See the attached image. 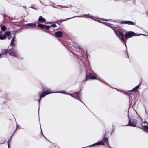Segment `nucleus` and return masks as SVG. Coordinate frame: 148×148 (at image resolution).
I'll return each instance as SVG.
<instances>
[{"label": "nucleus", "mask_w": 148, "mask_h": 148, "mask_svg": "<svg viewBox=\"0 0 148 148\" xmlns=\"http://www.w3.org/2000/svg\"><path fill=\"white\" fill-rule=\"evenodd\" d=\"M2 52L3 54L8 53L9 54L17 58H20V56L18 54L17 52L15 49H12L8 47L7 49H4L2 50Z\"/></svg>", "instance_id": "obj_1"}, {"label": "nucleus", "mask_w": 148, "mask_h": 148, "mask_svg": "<svg viewBox=\"0 0 148 148\" xmlns=\"http://www.w3.org/2000/svg\"><path fill=\"white\" fill-rule=\"evenodd\" d=\"M112 29L115 32V34L117 36L119 37V39L123 42L124 44L125 45L126 48L127 49V47L125 44V41L124 40V38L123 37L124 34L122 32L119 31H117L116 30L115 28L116 26H113L110 25V26Z\"/></svg>", "instance_id": "obj_2"}, {"label": "nucleus", "mask_w": 148, "mask_h": 148, "mask_svg": "<svg viewBox=\"0 0 148 148\" xmlns=\"http://www.w3.org/2000/svg\"><path fill=\"white\" fill-rule=\"evenodd\" d=\"M137 124V121L136 119H133L129 118L128 124L127 125H125V126H130L135 127Z\"/></svg>", "instance_id": "obj_3"}, {"label": "nucleus", "mask_w": 148, "mask_h": 148, "mask_svg": "<svg viewBox=\"0 0 148 148\" xmlns=\"http://www.w3.org/2000/svg\"><path fill=\"white\" fill-rule=\"evenodd\" d=\"M86 78L85 80L83 81V82L84 81H86L87 80L90 79H97V78L93 74L91 73H89L86 75Z\"/></svg>", "instance_id": "obj_4"}, {"label": "nucleus", "mask_w": 148, "mask_h": 148, "mask_svg": "<svg viewBox=\"0 0 148 148\" xmlns=\"http://www.w3.org/2000/svg\"><path fill=\"white\" fill-rule=\"evenodd\" d=\"M89 17V18L91 19H93V17H94L93 16H91L90 14H85L84 15H81V16H75L74 17H72L69 18H68L66 19L62 20V21H65L68 20H69V19H70L71 18H74L75 17Z\"/></svg>", "instance_id": "obj_5"}, {"label": "nucleus", "mask_w": 148, "mask_h": 148, "mask_svg": "<svg viewBox=\"0 0 148 148\" xmlns=\"http://www.w3.org/2000/svg\"><path fill=\"white\" fill-rule=\"evenodd\" d=\"M136 36V33H134L133 32H128L126 33V34L125 35V38H124V39L126 38V39H127L130 37H131L133 36ZM124 40L125 41V42H126V40Z\"/></svg>", "instance_id": "obj_6"}, {"label": "nucleus", "mask_w": 148, "mask_h": 148, "mask_svg": "<svg viewBox=\"0 0 148 148\" xmlns=\"http://www.w3.org/2000/svg\"><path fill=\"white\" fill-rule=\"evenodd\" d=\"M38 27L42 29H45L46 30L49 29L50 27V26L45 25L44 24H41L40 23H39L38 24Z\"/></svg>", "instance_id": "obj_7"}, {"label": "nucleus", "mask_w": 148, "mask_h": 148, "mask_svg": "<svg viewBox=\"0 0 148 148\" xmlns=\"http://www.w3.org/2000/svg\"><path fill=\"white\" fill-rule=\"evenodd\" d=\"M120 23L121 24H127L129 25H135V23L131 21H121Z\"/></svg>", "instance_id": "obj_8"}, {"label": "nucleus", "mask_w": 148, "mask_h": 148, "mask_svg": "<svg viewBox=\"0 0 148 148\" xmlns=\"http://www.w3.org/2000/svg\"><path fill=\"white\" fill-rule=\"evenodd\" d=\"M16 41V40H15V36H14L12 38L10 44V46H11L12 47L11 48L12 49H13V47L15 46L16 45V44L14 42Z\"/></svg>", "instance_id": "obj_9"}, {"label": "nucleus", "mask_w": 148, "mask_h": 148, "mask_svg": "<svg viewBox=\"0 0 148 148\" xmlns=\"http://www.w3.org/2000/svg\"><path fill=\"white\" fill-rule=\"evenodd\" d=\"M104 144H105L104 142L103 141L101 140L100 141L89 146V147L93 146H94L99 145H104Z\"/></svg>", "instance_id": "obj_10"}, {"label": "nucleus", "mask_w": 148, "mask_h": 148, "mask_svg": "<svg viewBox=\"0 0 148 148\" xmlns=\"http://www.w3.org/2000/svg\"><path fill=\"white\" fill-rule=\"evenodd\" d=\"M62 36V33L60 31H58L56 32L55 36L57 38L61 37Z\"/></svg>", "instance_id": "obj_11"}, {"label": "nucleus", "mask_w": 148, "mask_h": 148, "mask_svg": "<svg viewBox=\"0 0 148 148\" xmlns=\"http://www.w3.org/2000/svg\"><path fill=\"white\" fill-rule=\"evenodd\" d=\"M38 95L40 98H41L47 95L45 92H39L38 93Z\"/></svg>", "instance_id": "obj_12"}, {"label": "nucleus", "mask_w": 148, "mask_h": 148, "mask_svg": "<svg viewBox=\"0 0 148 148\" xmlns=\"http://www.w3.org/2000/svg\"><path fill=\"white\" fill-rule=\"evenodd\" d=\"M74 94L75 97L77 98H76L75 99H77L80 101H81V99L80 98V92H75Z\"/></svg>", "instance_id": "obj_13"}, {"label": "nucleus", "mask_w": 148, "mask_h": 148, "mask_svg": "<svg viewBox=\"0 0 148 148\" xmlns=\"http://www.w3.org/2000/svg\"><path fill=\"white\" fill-rule=\"evenodd\" d=\"M38 21L40 22H45L46 20L42 16H40L39 18Z\"/></svg>", "instance_id": "obj_14"}, {"label": "nucleus", "mask_w": 148, "mask_h": 148, "mask_svg": "<svg viewBox=\"0 0 148 148\" xmlns=\"http://www.w3.org/2000/svg\"><path fill=\"white\" fill-rule=\"evenodd\" d=\"M141 84V82H140L139 84L137 86L134 88L132 90H131L130 91H135L136 90H137L139 88Z\"/></svg>", "instance_id": "obj_15"}, {"label": "nucleus", "mask_w": 148, "mask_h": 148, "mask_svg": "<svg viewBox=\"0 0 148 148\" xmlns=\"http://www.w3.org/2000/svg\"><path fill=\"white\" fill-rule=\"evenodd\" d=\"M25 26H29L30 27H35L36 26V24L35 23H27L25 25Z\"/></svg>", "instance_id": "obj_16"}, {"label": "nucleus", "mask_w": 148, "mask_h": 148, "mask_svg": "<svg viewBox=\"0 0 148 148\" xmlns=\"http://www.w3.org/2000/svg\"><path fill=\"white\" fill-rule=\"evenodd\" d=\"M45 92L47 95L49 94L53 93L50 89H47Z\"/></svg>", "instance_id": "obj_17"}, {"label": "nucleus", "mask_w": 148, "mask_h": 148, "mask_svg": "<svg viewBox=\"0 0 148 148\" xmlns=\"http://www.w3.org/2000/svg\"><path fill=\"white\" fill-rule=\"evenodd\" d=\"M75 44V46L76 48H78L79 50H82V49L81 48V47L80 45H77L76 43Z\"/></svg>", "instance_id": "obj_18"}, {"label": "nucleus", "mask_w": 148, "mask_h": 148, "mask_svg": "<svg viewBox=\"0 0 148 148\" xmlns=\"http://www.w3.org/2000/svg\"><path fill=\"white\" fill-rule=\"evenodd\" d=\"M10 31H6L5 32L4 34V35H2V36H5L6 37V36H9L10 35Z\"/></svg>", "instance_id": "obj_19"}, {"label": "nucleus", "mask_w": 148, "mask_h": 148, "mask_svg": "<svg viewBox=\"0 0 148 148\" xmlns=\"http://www.w3.org/2000/svg\"><path fill=\"white\" fill-rule=\"evenodd\" d=\"M103 140L106 144H108V143H109L108 140V138H107L104 137Z\"/></svg>", "instance_id": "obj_20"}, {"label": "nucleus", "mask_w": 148, "mask_h": 148, "mask_svg": "<svg viewBox=\"0 0 148 148\" xmlns=\"http://www.w3.org/2000/svg\"><path fill=\"white\" fill-rule=\"evenodd\" d=\"M101 22L105 24L106 25L109 26V27L110 26V25H112V24H110V23L107 22Z\"/></svg>", "instance_id": "obj_21"}, {"label": "nucleus", "mask_w": 148, "mask_h": 148, "mask_svg": "<svg viewBox=\"0 0 148 148\" xmlns=\"http://www.w3.org/2000/svg\"><path fill=\"white\" fill-rule=\"evenodd\" d=\"M6 37H5V36H2V35L0 34V39L1 40H3L6 38Z\"/></svg>", "instance_id": "obj_22"}, {"label": "nucleus", "mask_w": 148, "mask_h": 148, "mask_svg": "<svg viewBox=\"0 0 148 148\" xmlns=\"http://www.w3.org/2000/svg\"><path fill=\"white\" fill-rule=\"evenodd\" d=\"M56 92V93H63V94H67V93H67L66 92L65 90L60 91L59 92Z\"/></svg>", "instance_id": "obj_23"}, {"label": "nucleus", "mask_w": 148, "mask_h": 148, "mask_svg": "<svg viewBox=\"0 0 148 148\" xmlns=\"http://www.w3.org/2000/svg\"><path fill=\"white\" fill-rule=\"evenodd\" d=\"M17 130V129L15 130V131L14 132V133H13V134H12V135L10 137V138L9 139V140H8V141L7 142V143H10V140H11V138L13 136L14 134V133L16 131V130Z\"/></svg>", "instance_id": "obj_24"}, {"label": "nucleus", "mask_w": 148, "mask_h": 148, "mask_svg": "<svg viewBox=\"0 0 148 148\" xmlns=\"http://www.w3.org/2000/svg\"><path fill=\"white\" fill-rule=\"evenodd\" d=\"M145 117L146 118H147L148 117V112L147 111L146 109H145Z\"/></svg>", "instance_id": "obj_25"}, {"label": "nucleus", "mask_w": 148, "mask_h": 148, "mask_svg": "<svg viewBox=\"0 0 148 148\" xmlns=\"http://www.w3.org/2000/svg\"><path fill=\"white\" fill-rule=\"evenodd\" d=\"M1 29L2 31H5L6 30V27L5 26H2L1 27Z\"/></svg>", "instance_id": "obj_26"}, {"label": "nucleus", "mask_w": 148, "mask_h": 148, "mask_svg": "<svg viewBox=\"0 0 148 148\" xmlns=\"http://www.w3.org/2000/svg\"><path fill=\"white\" fill-rule=\"evenodd\" d=\"M41 98H40L38 100V103H39V108H38V111H39V106H40V101H41Z\"/></svg>", "instance_id": "obj_27"}, {"label": "nucleus", "mask_w": 148, "mask_h": 148, "mask_svg": "<svg viewBox=\"0 0 148 148\" xmlns=\"http://www.w3.org/2000/svg\"><path fill=\"white\" fill-rule=\"evenodd\" d=\"M51 26L53 27H57L56 25V24L54 23Z\"/></svg>", "instance_id": "obj_28"}, {"label": "nucleus", "mask_w": 148, "mask_h": 148, "mask_svg": "<svg viewBox=\"0 0 148 148\" xmlns=\"http://www.w3.org/2000/svg\"><path fill=\"white\" fill-rule=\"evenodd\" d=\"M67 94L69 95H70L71 96V97H73L76 98V97H75L72 94H70V93H67Z\"/></svg>", "instance_id": "obj_29"}, {"label": "nucleus", "mask_w": 148, "mask_h": 148, "mask_svg": "<svg viewBox=\"0 0 148 148\" xmlns=\"http://www.w3.org/2000/svg\"><path fill=\"white\" fill-rule=\"evenodd\" d=\"M98 80H99L101 82H104L105 83V84H107L106 82H104L103 81L102 79H98Z\"/></svg>", "instance_id": "obj_30"}, {"label": "nucleus", "mask_w": 148, "mask_h": 148, "mask_svg": "<svg viewBox=\"0 0 148 148\" xmlns=\"http://www.w3.org/2000/svg\"><path fill=\"white\" fill-rule=\"evenodd\" d=\"M59 7H60L61 8H67V7H66L65 6H61V5H58Z\"/></svg>", "instance_id": "obj_31"}, {"label": "nucleus", "mask_w": 148, "mask_h": 148, "mask_svg": "<svg viewBox=\"0 0 148 148\" xmlns=\"http://www.w3.org/2000/svg\"><path fill=\"white\" fill-rule=\"evenodd\" d=\"M108 145H107V146L108 147H109L110 148H112L110 145H109V143H108V144H107Z\"/></svg>", "instance_id": "obj_32"}, {"label": "nucleus", "mask_w": 148, "mask_h": 148, "mask_svg": "<svg viewBox=\"0 0 148 148\" xmlns=\"http://www.w3.org/2000/svg\"><path fill=\"white\" fill-rule=\"evenodd\" d=\"M8 148H9V143H8Z\"/></svg>", "instance_id": "obj_33"}, {"label": "nucleus", "mask_w": 148, "mask_h": 148, "mask_svg": "<svg viewBox=\"0 0 148 148\" xmlns=\"http://www.w3.org/2000/svg\"><path fill=\"white\" fill-rule=\"evenodd\" d=\"M103 20H104L105 21H109L110 20H108V19H103Z\"/></svg>", "instance_id": "obj_34"}, {"label": "nucleus", "mask_w": 148, "mask_h": 148, "mask_svg": "<svg viewBox=\"0 0 148 148\" xmlns=\"http://www.w3.org/2000/svg\"><path fill=\"white\" fill-rule=\"evenodd\" d=\"M91 71L92 72H93L95 75H96V74L93 72V70H92Z\"/></svg>", "instance_id": "obj_35"}, {"label": "nucleus", "mask_w": 148, "mask_h": 148, "mask_svg": "<svg viewBox=\"0 0 148 148\" xmlns=\"http://www.w3.org/2000/svg\"><path fill=\"white\" fill-rule=\"evenodd\" d=\"M140 35H145V36H146V35L144 34H140Z\"/></svg>", "instance_id": "obj_36"}, {"label": "nucleus", "mask_w": 148, "mask_h": 148, "mask_svg": "<svg viewBox=\"0 0 148 148\" xmlns=\"http://www.w3.org/2000/svg\"><path fill=\"white\" fill-rule=\"evenodd\" d=\"M2 54H0V58Z\"/></svg>", "instance_id": "obj_37"}, {"label": "nucleus", "mask_w": 148, "mask_h": 148, "mask_svg": "<svg viewBox=\"0 0 148 148\" xmlns=\"http://www.w3.org/2000/svg\"><path fill=\"white\" fill-rule=\"evenodd\" d=\"M53 7L54 8H57V7H56V6H53Z\"/></svg>", "instance_id": "obj_38"}, {"label": "nucleus", "mask_w": 148, "mask_h": 148, "mask_svg": "<svg viewBox=\"0 0 148 148\" xmlns=\"http://www.w3.org/2000/svg\"><path fill=\"white\" fill-rule=\"evenodd\" d=\"M30 8H32L34 9V7H30Z\"/></svg>", "instance_id": "obj_39"}, {"label": "nucleus", "mask_w": 148, "mask_h": 148, "mask_svg": "<svg viewBox=\"0 0 148 148\" xmlns=\"http://www.w3.org/2000/svg\"><path fill=\"white\" fill-rule=\"evenodd\" d=\"M86 54H87V58H88V54L86 53Z\"/></svg>", "instance_id": "obj_40"}, {"label": "nucleus", "mask_w": 148, "mask_h": 148, "mask_svg": "<svg viewBox=\"0 0 148 148\" xmlns=\"http://www.w3.org/2000/svg\"><path fill=\"white\" fill-rule=\"evenodd\" d=\"M10 37H8V38L9 39H10Z\"/></svg>", "instance_id": "obj_41"}, {"label": "nucleus", "mask_w": 148, "mask_h": 148, "mask_svg": "<svg viewBox=\"0 0 148 148\" xmlns=\"http://www.w3.org/2000/svg\"><path fill=\"white\" fill-rule=\"evenodd\" d=\"M41 132L42 133V130L41 129Z\"/></svg>", "instance_id": "obj_42"}, {"label": "nucleus", "mask_w": 148, "mask_h": 148, "mask_svg": "<svg viewBox=\"0 0 148 148\" xmlns=\"http://www.w3.org/2000/svg\"><path fill=\"white\" fill-rule=\"evenodd\" d=\"M44 136V137L45 138H46V137H45V136Z\"/></svg>", "instance_id": "obj_43"}]
</instances>
